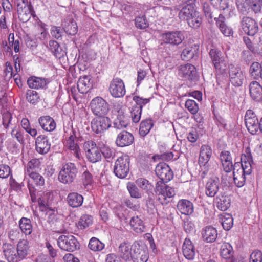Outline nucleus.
I'll return each mask as SVG.
<instances>
[{"label": "nucleus", "instance_id": "1", "mask_svg": "<svg viewBox=\"0 0 262 262\" xmlns=\"http://www.w3.org/2000/svg\"><path fill=\"white\" fill-rule=\"evenodd\" d=\"M241 161V163L234 164L233 170V180L238 187H242L245 184L246 176L252 172L253 161L249 148H247L245 153L242 155Z\"/></svg>", "mask_w": 262, "mask_h": 262}, {"label": "nucleus", "instance_id": "2", "mask_svg": "<svg viewBox=\"0 0 262 262\" xmlns=\"http://www.w3.org/2000/svg\"><path fill=\"white\" fill-rule=\"evenodd\" d=\"M155 192L159 201L163 205L167 204L176 194L174 189L162 181L157 182Z\"/></svg>", "mask_w": 262, "mask_h": 262}, {"label": "nucleus", "instance_id": "3", "mask_svg": "<svg viewBox=\"0 0 262 262\" xmlns=\"http://www.w3.org/2000/svg\"><path fill=\"white\" fill-rule=\"evenodd\" d=\"M16 4L18 18L23 23L29 21L31 16H36L30 2H28V0H16Z\"/></svg>", "mask_w": 262, "mask_h": 262}, {"label": "nucleus", "instance_id": "4", "mask_svg": "<svg viewBox=\"0 0 262 262\" xmlns=\"http://www.w3.org/2000/svg\"><path fill=\"white\" fill-rule=\"evenodd\" d=\"M129 157L127 155L119 157L116 161L114 167V172L118 178H125L129 171Z\"/></svg>", "mask_w": 262, "mask_h": 262}, {"label": "nucleus", "instance_id": "5", "mask_svg": "<svg viewBox=\"0 0 262 262\" xmlns=\"http://www.w3.org/2000/svg\"><path fill=\"white\" fill-rule=\"evenodd\" d=\"M132 260L134 262H146L148 260V250L142 242H135L132 245Z\"/></svg>", "mask_w": 262, "mask_h": 262}, {"label": "nucleus", "instance_id": "6", "mask_svg": "<svg viewBox=\"0 0 262 262\" xmlns=\"http://www.w3.org/2000/svg\"><path fill=\"white\" fill-rule=\"evenodd\" d=\"M92 112L96 116H103L109 111V106L107 102L101 97L93 98L90 103Z\"/></svg>", "mask_w": 262, "mask_h": 262}, {"label": "nucleus", "instance_id": "7", "mask_svg": "<svg viewBox=\"0 0 262 262\" xmlns=\"http://www.w3.org/2000/svg\"><path fill=\"white\" fill-rule=\"evenodd\" d=\"M83 147L86 158L90 162L96 163L101 160V154L95 142L88 141L84 143Z\"/></svg>", "mask_w": 262, "mask_h": 262}, {"label": "nucleus", "instance_id": "8", "mask_svg": "<svg viewBox=\"0 0 262 262\" xmlns=\"http://www.w3.org/2000/svg\"><path fill=\"white\" fill-rule=\"evenodd\" d=\"M28 174L30 179L28 182V187L31 200L35 202L36 201V189L33 183L36 186H43L45 184V180L42 176L36 172H31Z\"/></svg>", "mask_w": 262, "mask_h": 262}, {"label": "nucleus", "instance_id": "9", "mask_svg": "<svg viewBox=\"0 0 262 262\" xmlns=\"http://www.w3.org/2000/svg\"><path fill=\"white\" fill-rule=\"evenodd\" d=\"M229 75L231 84L236 87L241 86L245 79V75L241 69L233 64L229 66Z\"/></svg>", "mask_w": 262, "mask_h": 262}, {"label": "nucleus", "instance_id": "10", "mask_svg": "<svg viewBox=\"0 0 262 262\" xmlns=\"http://www.w3.org/2000/svg\"><path fill=\"white\" fill-rule=\"evenodd\" d=\"M163 41L166 44L178 46L184 40V36L180 31H166L161 34Z\"/></svg>", "mask_w": 262, "mask_h": 262}, {"label": "nucleus", "instance_id": "11", "mask_svg": "<svg viewBox=\"0 0 262 262\" xmlns=\"http://www.w3.org/2000/svg\"><path fill=\"white\" fill-rule=\"evenodd\" d=\"M245 121L247 129L251 134L255 135L259 130V122L252 110L247 111L245 116Z\"/></svg>", "mask_w": 262, "mask_h": 262}, {"label": "nucleus", "instance_id": "12", "mask_svg": "<svg viewBox=\"0 0 262 262\" xmlns=\"http://www.w3.org/2000/svg\"><path fill=\"white\" fill-rule=\"evenodd\" d=\"M109 91L111 95L115 98L122 97L126 93L123 80L119 78H114L110 83Z\"/></svg>", "mask_w": 262, "mask_h": 262}, {"label": "nucleus", "instance_id": "13", "mask_svg": "<svg viewBox=\"0 0 262 262\" xmlns=\"http://www.w3.org/2000/svg\"><path fill=\"white\" fill-rule=\"evenodd\" d=\"M111 126V120L107 117L99 116L92 120L91 127L97 134L102 133Z\"/></svg>", "mask_w": 262, "mask_h": 262}, {"label": "nucleus", "instance_id": "14", "mask_svg": "<svg viewBox=\"0 0 262 262\" xmlns=\"http://www.w3.org/2000/svg\"><path fill=\"white\" fill-rule=\"evenodd\" d=\"M155 172L160 181L166 183L170 181L173 177V174L169 166L165 163L158 164L155 169Z\"/></svg>", "mask_w": 262, "mask_h": 262}, {"label": "nucleus", "instance_id": "15", "mask_svg": "<svg viewBox=\"0 0 262 262\" xmlns=\"http://www.w3.org/2000/svg\"><path fill=\"white\" fill-rule=\"evenodd\" d=\"M243 30L248 35L254 36L258 31V25L256 21L249 17H244L241 21Z\"/></svg>", "mask_w": 262, "mask_h": 262}, {"label": "nucleus", "instance_id": "16", "mask_svg": "<svg viewBox=\"0 0 262 262\" xmlns=\"http://www.w3.org/2000/svg\"><path fill=\"white\" fill-rule=\"evenodd\" d=\"M51 193L47 192L43 193V195L39 198L38 204L39 208L41 211L46 212V214L49 215V220L52 221L55 217L54 210L49 207V201Z\"/></svg>", "mask_w": 262, "mask_h": 262}, {"label": "nucleus", "instance_id": "17", "mask_svg": "<svg viewBox=\"0 0 262 262\" xmlns=\"http://www.w3.org/2000/svg\"><path fill=\"white\" fill-rule=\"evenodd\" d=\"M178 75L185 80H193L196 75L195 67L189 63L181 65L178 68Z\"/></svg>", "mask_w": 262, "mask_h": 262}, {"label": "nucleus", "instance_id": "18", "mask_svg": "<svg viewBox=\"0 0 262 262\" xmlns=\"http://www.w3.org/2000/svg\"><path fill=\"white\" fill-rule=\"evenodd\" d=\"M2 249L5 258L8 262L20 261L17 253V250L14 245L7 243H4Z\"/></svg>", "mask_w": 262, "mask_h": 262}, {"label": "nucleus", "instance_id": "19", "mask_svg": "<svg viewBox=\"0 0 262 262\" xmlns=\"http://www.w3.org/2000/svg\"><path fill=\"white\" fill-rule=\"evenodd\" d=\"M76 136L75 135V132H73V134L71 135L69 137L68 146L69 151L68 152L69 156H71V158H75L76 160H79L80 159V149L77 143H76Z\"/></svg>", "mask_w": 262, "mask_h": 262}, {"label": "nucleus", "instance_id": "20", "mask_svg": "<svg viewBox=\"0 0 262 262\" xmlns=\"http://www.w3.org/2000/svg\"><path fill=\"white\" fill-rule=\"evenodd\" d=\"M212 155L211 147L207 145H203L200 148L198 162L200 166L205 168L208 167L209 161Z\"/></svg>", "mask_w": 262, "mask_h": 262}, {"label": "nucleus", "instance_id": "21", "mask_svg": "<svg viewBox=\"0 0 262 262\" xmlns=\"http://www.w3.org/2000/svg\"><path fill=\"white\" fill-rule=\"evenodd\" d=\"M35 144L37 152L42 155L48 152L51 147L47 137L43 135H40L36 138Z\"/></svg>", "mask_w": 262, "mask_h": 262}, {"label": "nucleus", "instance_id": "22", "mask_svg": "<svg viewBox=\"0 0 262 262\" xmlns=\"http://www.w3.org/2000/svg\"><path fill=\"white\" fill-rule=\"evenodd\" d=\"M220 254L222 258L227 262H234V251L229 243H223L220 249Z\"/></svg>", "mask_w": 262, "mask_h": 262}, {"label": "nucleus", "instance_id": "23", "mask_svg": "<svg viewBox=\"0 0 262 262\" xmlns=\"http://www.w3.org/2000/svg\"><path fill=\"white\" fill-rule=\"evenodd\" d=\"M133 141L134 137L132 134L123 130L117 135L115 142L118 146L124 147L130 145Z\"/></svg>", "mask_w": 262, "mask_h": 262}, {"label": "nucleus", "instance_id": "24", "mask_svg": "<svg viewBox=\"0 0 262 262\" xmlns=\"http://www.w3.org/2000/svg\"><path fill=\"white\" fill-rule=\"evenodd\" d=\"M93 86V81L90 75H84L77 82V89L81 94L86 93Z\"/></svg>", "mask_w": 262, "mask_h": 262}, {"label": "nucleus", "instance_id": "25", "mask_svg": "<svg viewBox=\"0 0 262 262\" xmlns=\"http://www.w3.org/2000/svg\"><path fill=\"white\" fill-rule=\"evenodd\" d=\"M177 208L181 214L186 215H191L194 211L193 203L186 199L179 200L177 204Z\"/></svg>", "mask_w": 262, "mask_h": 262}, {"label": "nucleus", "instance_id": "26", "mask_svg": "<svg viewBox=\"0 0 262 262\" xmlns=\"http://www.w3.org/2000/svg\"><path fill=\"white\" fill-rule=\"evenodd\" d=\"M209 56L214 68L216 70H222L223 65L225 64V63H224V58L222 56L221 51L216 49H212L210 50Z\"/></svg>", "mask_w": 262, "mask_h": 262}, {"label": "nucleus", "instance_id": "27", "mask_svg": "<svg viewBox=\"0 0 262 262\" xmlns=\"http://www.w3.org/2000/svg\"><path fill=\"white\" fill-rule=\"evenodd\" d=\"M183 253L188 260L193 259L195 255V249L192 242L189 238H185L183 247Z\"/></svg>", "mask_w": 262, "mask_h": 262}, {"label": "nucleus", "instance_id": "28", "mask_svg": "<svg viewBox=\"0 0 262 262\" xmlns=\"http://www.w3.org/2000/svg\"><path fill=\"white\" fill-rule=\"evenodd\" d=\"M220 181L217 178H212L208 180L206 184V194L213 197L217 193L219 189Z\"/></svg>", "mask_w": 262, "mask_h": 262}, {"label": "nucleus", "instance_id": "29", "mask_svg": "<svg viewBox=\"0 0 262 262\" xmlns=\"http://www.w3.org/2000/svg\"><path fill=\"white\" fill-rule=\"evenodd\" d=\"M118 254L124 260L132 259V246L126 242L121 243L118 247Z\"/></svg>", "mask_w": 262, "mask_h": 262}, {"label": "nucleus", "instance_id": "30", "mask_svg": "<svg viewBox=\"0 0 262 262\" xmlns=\"http://www.w3.org/2000/svg\"><path fill=\"white\" fill-rule=\"evenodd\" d=\"M249 91L252 98L257 101L262 100V86L257 81H253L249 85Z\"/></svg>", "mask_w": 262, "mask_h": 262}, {"label": "nucleus", "instance_id": "31", "mask_svg": "<svg viewBox=\"0 0 262 262\" xmlns=\"http://www.w3.org/2000/svg\"><path fill=\"white\" fill-rule=\"evenodd\" d=\"M38 122L41 127L48 132L53 131L56 127V123L54 119L49 116L40 117L38 119Z\"/></svg>", "mask_w": 262, "mask_h": 262}, {"label": "nucleus", "instance_id": "32", "mask_svg": "<svg viewBox=\"0 0 262 262\" xmlns=\"http://www.w3.org/2000/svg\"><path fill=\"white\" fill-rule=\"evenodd\" d=\"M29 242L26 239L20 240L17 245V253L20 261L25 259L29 252Z\"/></svg>", "mask_w": 262, "mask_h": 262}, {"label": "nucleus", "instance_id": "33", "mask_svg": "<svg viewBox=\"0 0 262 262\" xmlns=\"http://www.w3.org/2000/svg\"><path fill=\"white\" fill-rule=\"evenodd\" d=\"M128 124V119L124 115L122 110L118 111L117 118L114 122V127L118 129H121L127 127Z\"/></svg>", "mask_w": 262, "mask_h": 262}, {"label": "nucleus", "instance_id": "34", "mask_svg": "<svg viewBox=\"0 0 262 262\" xmlns=\"http://www.w3.org/2000/svg\"><path fill=\"white\" fill-rule=\"evenodd\" d=\"M129 224L135 232L141 233L145 232V226L142 220L138 216H133L130 220Z\"/></svg>", "mask_w": 262, "mask_h": 262}, {"label": "nucleus", "instance_id": "35", "mask_svg": "<svg viewBox=\"0 0 262 262\" xmlns=\"http://www.w3.org/2000/svg\"><path fill=\"white\" fill-rule=\"evenodd\" d=\"M202 234L204 240L207 243L213 242L217 236L216 230L211 226H207L204 228Z\"/></svg>", "mask_w": 262, "mask_h": 262}, {"label": "nucleus", "instance_id": "36", "mask_svg": "<svg viewBox=\"0 0 262 262\" xmlns=\"http://www.w3.org/2000/svg\"><path fill=\"white\" fill-rule=\"evenodd\" d=\"M214 19L216 20L217 26L225 36H229L233 34L232 29L224 23L225 17L222 14H220L219 18L215 17Z\"/></svg>", "mask_w": 262, "mask_h": 262}, {"label": "nucleus", "instance_id": "37", "mask_svg": "<svg viewBox=\"0 0 262 262\" xmlns=\"http://www.w3.org/2000/svg\"><path fill=\"white\" fill-rule=\"evenodd\" d=\"M67 201L69 205L73 208L80 207L83 203V196L77 193H71L68 194Z\"/></svg>", "mask_w": 262, "mask_h": 262}, {"label": "nucleus", "instance_id": "38", "mask_svg": "<svg viewBox=\"0 0 262 262\" xmlns=\"http://www.w3.org/2000/svg\"><path fill=\"white\" fill-rule=\"evenodd\" d=\"M27 83L29 88L36 89L43 88L47 84L45 79L35 77L29 78Z\"/></svg>", "mask_w": 262, "mask_h": 262}, {"label": "nucleus", "instance_id": "39", "mask_svg": "<svg viewBox=\"0 0 262 262\" xmlns=\"http://www.w3.org/2000/svg\"><path fill=\"white\" fill-rule=\"evenodd\" d=\"M77 173L78 170L74 163H67V183L73 182Z\"/></svg>", "mask_w": 262, "mask_h": 262}, {"label": "nucleus", "instance_id": "40", "mask_svg": "<svg viewBox=\"0 0 262 262\" xmlns=\"http://www.w3.org/2000/svg\"><path fill=\"white\" fill-rule=\"evenodd\" d=\"M195 11L192 6L187 5L180 11L179 17L181 19L188 20Z\"/></svg>", "mask_w": 262, "mask_h": 262}, {"label": "nucleus", "instance_id": "41", "mask_svg": "<svg viewBox=\"0 0 262 262\" xmlns=\"http://www.w3.org/2000/svg\"><path fill=\"white\" fill-rule=\"evenodd\" d=\"M220 219L222 226L225 230H229L232 227L233 219L231 215L223 213L221 214Z\"/></svg>", "mask_w": 262, "mask_h": 262}, {"label": "nucleus", "instance_id": "42", "mask_svg": "<svg viewBox=\"0 0 262 262\" xmlns=\"http://www.w3.org/2000/svg\"><path fill=\"white\" fill-rule=\"evenodd\" d=\"M93 222V217L89 214H83L79 219L77 224V227L80 229H84L91 226Z\"/></svg>", "mask_w": 262, "mask_h": 262}, {"label": "nucleus", "instance_id": "43", "mask_svg": "<svg viewBox=\"0 0 262 262\" xmlns=\"http://www.w3.org/2000/svg\"><path fill=\"white\" fill-rule=\"evenodd\" d=\"M19 225L21 231L26 235H29L32 233V226L29 219L21 218L19 222Z\"/></svg>", "mask_w": 262, "mask_h": 262}, {"label": "nucleus", "instance_id": "44", "mask_svg": "<svg viewBox=\"0 0 262 262\" xmlns=\"http://www.w3.org/2000/svg\"><path fill=\"white\" fill-rule=\"evenodd\" d=\"M216 201L217 207L221 211H226L230 206V199L227 196H218Z\"/></svg>", "mask_w": 262, "mask_h": 262}, {"label": "nucleus", "instance_id": "45", "mask_svg": "<svg viewBox=\"0 0 262 262\" xmlns=\"http://www.w3.org/2000/svg\"><path fill=\"white\" fill-rule=\"evenodd\" d=\"M104 244L99 239L93 237L90 239L88 247L93 251L98 252L102 250L104 248Z\"/></svg>", "mask_w": 262, "mask_h": 262}, {"label": "nucleus", "instance_id": "46", "mask_svg": "<svg viewBox=\"0 0 262 262\" xmlns=\"http://www.w3.org/2000/svg\"><path fill=\"white\" fill-rule=\"evenodd\" d=\"M49 46L51 51L54 53L55 56L59 58L60 61L63 60L64 55L63 53H60L61 49L59 47L58 42L55 40H50L49 42Z\"/></svg>", "mask_w": 262, "mask_h": 262}, {"label": "nucleus", "instance_id": "47", "mask_svg": "<svg viewBox=\"0 0 262 262\" xmlns=\"http://www.w3.org/2000/svg\"><path fill=\"white\" fill-rule=\"evenodd\" d=\"M187 21L190 27L193 28H198L201 25L202 19L200 13L196 11Z\"/></svg>", "mask_w": 262, "mask_h": 262}, {"label": "nucleus", "instance_id": "48", "mask_svg": "<svg viewBox=\"0 0 262 262\" xmlns=\"http://www.w3.org/2000/svg\"><path fill=\"white\" fill-rule=\"evenodd\" d=\"M79 248V243L72 235L67 236V251L74 252Z\"/></svg>", "mask_w": 262, "mask_h": 262}, {"label": "nucleus", "instance_id": "49", "mask_svg": "<svg viewBox=\"0 0 262 262\" xmlns=\"http://www.w3.org/2000/svg\"><path fill=\"white\" fill-rule=\"evenodd\" d=\"M153 126L151 120H145L141 122L139 128V133L141 136H146L150 131Z\"/></svg>", "mask_w": 262, "mask_h": 262}, {"label": "nucleus", "instance_id": "50", "mask_svg": "<svg viewBox=\"0 0 262 262\" xmlns=\"http://www.w3.org/2000/svg\"><path fill=\"white\" fill-rule=\"evenodd\" d=\"M6 68L4 71V77L5 80H9L13 76L14 80L16 81L18 75L17 74H14L12 66L10 62H6L5 63Z\"/></svg>", "mask_w": 262, "mask_h": 262}, {"label": "nucleus", "instance_id": "51", "mask_svg": "<svg viewBox=\"0 0 262 262\" xmlns=\"http://www.w3.org/2000/svg\"><path fill=\"white\" fill-rule=\"evenodd\" d=\"M127 188L132 198L136 199L142 198V193L134 183L128 182L127 184Z\"/></svg>", "mask_w": 262, "mask_h": 262}, {"label": "nucleus", "instance_id": "52", "mask_svg": "<svg viewBox=\"0 0 262 262\" xmlns=\"http://www.w3.org/2000/svg\"><path fill=\"white\" fill-rule=\"evenodd\" d=\"M211 4L217 9L223 11H228L229 5L228 0H210Z\"/></svg>", "mask_w": 262, "mask_h": 262}, {"label": "nucleus", "instance_id": "53", "mask_svg": "<svg viewBox=\"0 0 262 262\" xmlns=\"http://www.w3.org/2000/svg\"><path fill=\"white\" fill-rule=\"evenodd\" d=\"M249 72L254 79H258L260 77L261 65L257 62H253L250 67Z\"/></svg>", "mask_w": 262, "mask_h": 262}, {"label": "nucleus", "instance_id": "54", "mask_svg": "<svg viewBox=\"0 0 262 262\" xmlns=\"http://www.w3.org/2000/svg\"><path fill=\"white\" fill-rule=\"evenodd\" d=\"M141 113V106H133L130 112L132 121L135 123L138 122L140 120Z\"/></svg>", "mask_w": 262, "mask_h": 262}, {"label": "nucleus", "instance_id": "55", "mask_svg": "<svg viewBox=\"0 0 262 262\" xmlns=\"http://www.w3.org/2000/svg\"><path fill=\"white\" fill-rule=\"evenodd\" d=\"M185 107L192 114H196L199 111V106L196 102L191 99L187 100L185 102Z\"/></svg>", "mask_w": 262, "mask_h": 262}, {"label": "nucleus", "instance_id": "56", "mask_svg": "<svg viewBox=\"0 0 262 262\" xmlns=\"http://www.w3.org/2000/svg\"><path fill=\"white\" fill-rule=\"evenodd\" d=\"M26 98L30 103L35 104L38 101L39 97L36 91L29 90L26 94Z\"/></svg>", "mask_w": 262, "mask_h": 262}, {"label": "nucleus", "instance_id": "57", "mask_svg": "<svg viewBox=\"0 0 262 262\" xmlns=\"http://www.w3.org/2000/svg\"><path fill=\"white\" fill-rule=\"evenodd\" d=\"M10 176H12V171L10 167L6 164H0V178L6 179Z\"/></svg>", "mask_w": 262, "mask_h": 262}, {"label": "nucleus", "instance_id": "58", "mask_svg": "<svg viewBox=\"0 0 262 262\" xmlns=\"http://www.w3.org/2000/svg\"><path fill=\"white\" fill-rule=\"evenodd\" d=\"M135 26L140 29H144L148 26L145 16L137 17L135 19Z\"/></svg>", "mask_w": 262, "mask_h": 262}, {"label": "nucleus", "instance_id": "59", "mask_svg": "<svg viewBox=\"0 0 262 262\" xmlns=\"http://www.w3.org/2000/svg\"><path fill=\"white\" fill-rule=\"evenodd\" d=\"M136 184L142 189L148 191L151 189L152 186L148 181L144 178H139L136 181Z\"/></svg>", "mask_w": 262, "mask_h": 262}, {"label": "nucleus", "instance_id": "60", "mask_svg": "<svg viewBox=\"0 0 262 262\" xmlns=\"http://www.w3.org/2000/svg\"><path fill=\"white\" fill-rule=\"evenodd\" d=\"M194 53L192 51V48L191 47L185 48L181 54V57L183 60H188L191 59L193 56Z\"/></svg>", "mask_w": 262, "mask_h": 262}, {"label": "nucleus", "instance_id": "61", "mask_svg": "<svg viewBox=\"0 0 262 262\" xmlns=\"http://www.w3.org/2000/svg\"><path fill=\"white\" fill-rule=\"evenodd\" d=\"M135 102L136 105L134 106H141V110H142L143 106L150 101L149 98H143L138 96H135L133 98Z\"/></svg>", "mask_w": 262, "mask_h": 262}, {"label": "nucleus", "instance_id": "62", "mask_svg": "<svg viewBox=\"0 0 262 262\" xmlns=\"http://www.w3.org/2000/svg\"><path fill=\"white\" fill-rule=\"evenodd\" d=\"M12 118V114L10 112L7 111L3 113L2 118L3 125L5 128H8V127L11 124V122Z\"/></svg>", "mask_w": 262, "mask_h": 262}, {"label": "nucleus", "instance_id": "63", "mask_svg": "<svg viewBox=\"0 0 262 262\" xmlns=\"http://www.w3.org/2000/svg\"><path fill=\"white\" fill-rule=\"evenodd\" d=\"M250 262H262V252L259 250L254 251L250 255Z\"/></svg>", "mask_w": 262, "mask_h": 262}, {"label": "nucleus", "instance_id": "64", "mask_svg": "<svg viewBox=\"0 0 262 262\" xmlns=\"http://www.w3.org/2000/svg\"><path fill=\"white\" fill-rule=\"evenodd\" d=\"M100 152L108 161L113 157L114 154L112 149L107 146L102 147Z\"/></svg>", "mask_w": 262, "mask_h": 262}]
</instances>
